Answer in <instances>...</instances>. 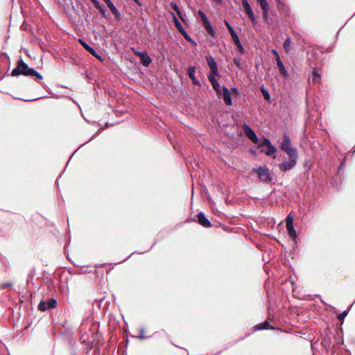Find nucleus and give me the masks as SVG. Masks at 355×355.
<instances>
[{"label":"nucleus","mask_w":355,"mask_h":355,"mask_svg":"<svg viewBox=\"0 0 355 355\" xmlns=\"http://www.w3.org/2000/svg\"><path fill=\"white\" fill-rule=\"evenodd\" d=\"M21 74L26 76H35L40 80L43 78L42 76L40 73L34 69L29 67L28 65L20 58L17 62V67L11 71V76H18Z\"/></svg>","instance_id":"f257e3e1"},{"label":"nucleus","mask_w":355,"mask_h":355,"mask_svg":"<svg viewBox=\"0 0 355 355\" xmlns=\"http://www.w3.org/2000/svg\"><path fill=\"white\" fill-rule=\"evenodd\" d=\"M259 148H261V152L264 153L268 156H272L275 158L277 155V149L272 145L270 141L263 137V141L258 144Z\"/></svg>","instance_id":"f03ea898"},{"label":"nucleus","mask_w":355,"mask_h":355,"mask_svg":"<svg viewBox=\"0 0 355 355\" xmlns=\"http://www.w3.org/2000/svg\"><path fill=\"white\" fill-rule=\"evenodd\" d=\"M280 148L288 155H297V148L292 146L291 139L286 133L284 135L283 141L281 143Z\"/></svg>","instance_id":"7ed1b4c3"},{"label":"nucleus","mask_w":355,"mask_h":355,"mask_svg":"<svg viewBox=\"0 0 355 355\" xmlns=\"http://www.w3.org/2000/svg\"><path fill=\"white\" fill-rule=\"evenodd\" d=\"M289 157L288 160H284L282 163L279 164V168L282 171H287L293 168L297 164V161L298 159V155H288Z\"/></svg>","instance_id":"20e7f679"},{"label":"nucleus","mask_w":355,"mask_h":355,"mask_svg":"<svg viewBox=\"0 0 355 355\" xmlns=\"http://www.w3.org/2000/svg\"><path fill=\"white\" fill-rule=\"evenodd\" d=\"M253 171L257 173L259 178L264 183H269L272 181V177L269 169L266 166H260L253 168Z\"/></svg>","instance_id":"39448f33"},{"label":"nucleus","mask_w":355,"mask_h":355,"mask_svg":"<svg viewBox=\"0 0 355 355\" xmlns=\"http://www.w3.org/2000/svg\"><path fill=\"white\" fill-rule=\"evenodd\" d=\"M57 306V302L54 298H50L46 300H42L38 304V310L45 311L50 309H54Z\"/></svg>","instance_id":"423d86ee"},{"label":"nucleus","mask_w":355,"mask_h":355,"mask_svg":"<svg viewBox=\"0 0 355 355\" xmlns=\"http://www.w3.org/2000/svg\"><path fill=\"white\" fill-rule=\"evenodd\" d=\"M243 130L248 138L253 143L259 144V139L254 131L246 123L243 125Z\"/></svg>","instance_id":"0eeeda50"},{"label":"nucleus","mask_w":355,"mask_h":355,"mask_svg":"<svg viewBox=\"0 0 355 355\" xmlns=\"http://www.w3.org/2000/svg\"><path fill=\"white\" fill-rule=\"evenodd\" d=\"M205 60L210 69L209 74L218 75V65L215 59L211 55H207L206 56Z\"/></svg>","instance_id":"6e6552de"},{"label":"nucleus","mask_w":355,"mask_h":355,"mask_svg":"<svg viewBox=\"0 0 355 355\" xmlns=\"http://www.w3.org/2000/svg\"><path fill=\"white\" fill-rule=\"evenodd\" d=\"M243 8L245 10V12L248 15V18L253 22L256 23V17L251 8L250 5L249 4L248 0H241Z\"/></svg>","instance_id":"1a4fd4ad"},{"label":"nucleus","mask_w":355,"mask_h":355,"mask_svg":"<svg viewBox=\"0 0 355 355\" xmlns=\"http://www.w3.org/2000/svg\"><path fill=\"white\" fill-rule=\"evenodd\" d=\"M286 226L288 235L292 238H295L296 236V231L293 226V218L291 216V215L286 217Z\"/></svg>","instance_id":"9d476101"},{"label":"nucleus","mask_w":355,"mask_h":355,"mask_svg":"<svg viewBox=\"0 0 355 355\" xmlns=\"http://www.w3.org/2000/svg\"><path fill=\"white\" fill-rule=\"evenodd\" d=\"M222 92L220 96H222L224 103L226 105H232V99L230 90L225 86L222 87Z\"/></svg>","instance_id":"9b49d317"},{"label":"nucleus","mask_w":355,"mask_h":355,"mask_svg":"<svg viewBox=\"0 0 355 355\" xmlns=\"http://www.w3.org/2000/svg\"><path fill=\"white\" fill-rule=\"evenodd\" d=\"M230 34L233 40L234 44L236 46L238 51L241 53H244L245 49H244L242 44L241 43L239 37L237 33H236V31H232V32L230 33Z\"/></svg>","instance_id":"f8f14e48"},{"label":"nucleus","mask_w":355,"mask_h":355,"mask_svg":"<svg viewBox=\"0 0 355 355\" xmlns=\"http://www.w3.org/2000/svg\"><path fill=\"white\" fill-rule=\"evenodd\" d=\"M216 75L208 74V79L211 83L213 89L217 93L218 95H220L222 87H220L219 83L216 79L215 76Z\"/></svg>","instance_id":"ddd939ff"},{"label":"nucleus","mask_w":355,"mask_h":355,"mask_svg":"<svg viewBox=\"0 0 355 355\" xmlns=\"http://www.w3.org/2000/svg\"><path fill=\"white\" fill-rule=\"evenodd\" d=\"M79 43L85 48V49L90 53L93 56L96 58L98 60H101V55L87 42H85L83 39L78 40Z\"/></svg>","instance_id":"4468645a"},{"label":"nucleus","mask_w":355,"mask_h":355,"mask_svg":"<svg viewBox=\"0 0 355 355\" xmlns=\"http://www.w3.org/2000/svg\"><path fill=\"white\" fill-rule=\"evenodd\" d=\"M198 222L200 225L205 227H209L211 226V222L206 218L202 212H200L197 214Z\"/></svg>","instance_id":"2eb2a0df"},{"label":"nucleus","mask_w":355,"mask_h":355,"mask_svg":"<svg viewBox=\"0 0 355 355\" xmlns=\"http://www.w3.org/2000/svg\"><path fill=\"white\" fill-rule=\"evenodd\" d=\"M276 62H277V69H278L279 73H281V75L284 78L288 77V73L286 71V69H285L284 63L281 60L280 58H278L277 59H276Z\"/></svg>","instance_id":"dca6fc26"},{"label":"nucleus","mask_w":355,"mask_h":355,"mask_svg":"<svg viewBox=\"0 0 355 355\" xmlns=\"http://www.w3.org/2000/svg\"><path fill=\"white\" fill-rule=\"evenodd\" d=\"M112 13L115 16L116 18H119L121 17V13L119 10L116 8L114 3L111 0H107L105 1Z\"/></svg>","instance_id":"f3484780"},{"label":"nucleus","mask_w":355,"mask_h":355,"mask_svg":"<svg viewBox=\"0 0 355 355\" xmlns=\"http://www.w3.org/2000/svg\"><path fill=\"white\" fill-rule=\"evenodd\" d=\"M196 68L194 67H189L188 68V76L191 79L192 83L195 85H200V83L195 76Z\"/></svg>","instance_id":"a211bd4d"},{"label":"nucleus","mask_w":355,"mask_h":355,"mask_svg":"<svg viewBox=\"0 0 355 355\" xmlns=\"http://www.w3.org/2000/svg\"><path fill=\"white\" fill-rule=\"evenodd\" d=\"M92 2L94 4V6L96 9H98L100 12V13L103 16H106V9L104 6V5L100 3L98 0H91Z\"/></svg>","instance_id":"6ab92c4d"},{"label":"nucleus","mask_w":355,"mask_h":355,"mask_svg":"<svg viewBox=\"0 0 355 355\" xmlns=\"http://www.w3.org/2000/svg\"><path fill=\"white\" fill-rule=\"evenodd\" d=\"M140 58L141 63L144 67H148L152 62V60L150 57L147 54V53H145L144 55H143Z\"/></svg>","instance_id":"aec40b11"},{"label":"nucleus","mask_w":355,"mask_h":355,"mask_svg":"<svg viewBox=\"0 0 355 355\" xmlns=\"http://www.w3.org/2000/svg\"><path fill=\"white\" fill-rule=\"evenodd\" d=\"M172 15H173V21L174 22V24H175L176 28L179 31V32L180 33H182L184 31H185L184 28H183L181 23L179 21L178 18L174 15V14L172 13Z\"/></svg>","instance_id":"412c9836"},{"label":"nucleus","mask_w":355,"mask_h":355,"mask_svg":"<svg viewBox=\"0 0 355 355\" xmlns=\"http://www.w3.org/2000/svg\"><path fill=\"white\" fill-rule=\"evenodd\" d=\"M204 25V27L205 28V30L207 31V32L211 36H214V33H215V31H214V29L213 28V26H211V24H210L209 21L206 22L205 24H203Z\"/></svg>","instance_id":"4be33fe9"},{"label":"nucleus","mask_w":355,"mask_h":355,"mask_svg":"<svg viewBox=\"0 0 355 355\" xmlns=\"http://www.w3.org/2000/svg\"><path fill=\"white\" fill-rule=\"evenodd\" d=\"M291 44H292V41L290 37L286 38V40L284 42L283 47L285 49L286 53L290 52V51L291 49Z\"/></svg>","instance_id":"5701e85b"},{"label":"nucleus","mask_w":355,"mask_h":355,"mask_svg":"<svg viewBox=\"0 0 355 355\" xmlns=\"http://www.w3.org/2000/svg\"><path fill=\"white\" fill-rule=\"evenodd\" d=\"M171 6L176 12V13L178 15V17L182 20H183L182 14V12L180 10L179 6L175 2H171Z\"/></svg>","instance_id":"b1692460"},{"label":"nucleus","mask_w":355,"mask_h":355,"mask_svg":"<svg viewBox=\"0 0 355 355\" xmlns=\"http://www.w3.org/2000/svg\"><path fill=\"white\" fill-rule=\"evenodd\" d=\"M270 328V325L268 321H265L264 322L258 324L254 327V330H263V329H268Z\"/></svg>","instance_id":"393cba45"},{"label":"nucleus","mask_w":355,"mask_h":355,"mask_svg":"<svg viewBox=\"0 0 355 355\" xmlns=\"http://www.w3.org/2000/svg\"><path fill=\"white\" fill-rule=\"evenodd\" d=\"M259 89H260V91L261 92L264 98L268 101H270V95L268 91L265 89L264 86L263 85L260 86Z\"/></svg>","instance_id":"a878e982"},{"label":"nucleus","mask_w":355,"mask_h":355,"mask_svg":"<svg viewBox=\"0 0 355 355\" xmlns=\"http://www.w3.org/2000/svg\"><path fill=\"white\" fill-rule=\"evenodd\" d=\"M233 62L238 68L241 69H243V64L241 63V58L239 57H234L233 58Z\"/></svg>","instance_id":"bb28decb"},{"label":"nucleus","mask_w":355,"mask_h":355,"mask_svg":"<svg viewBox=\"0 0 355 355\" xmlns=\"http://www.w3.org/2000/svg\"><path fill=\"white\" fill-rule=\"evenodd\" d=\"M198 14L200 19L202 20L203 24L207 21H209L206 15L202 10H198Z\"/></svg>","instance_id":"cd10ccee"},{"label":"nucleus","mask_w":355,"mask_h":355,"mask_svg":"<svg viewBox=\"0 0 355 355\" xmlns=\"http://www.w3.org/2000/svg\"><path fill=\"white\" fill-rule=\"evenodd\" d=\"M257 1L260 5L261 10H265V8L268 7V3L267 0H257Z\"/></svg>","instance_id":"c85d7f7f"},{"label":"nucleus","mask_w":355,"mask_h":355,"mask_svg":"<svg viewBox=\"0 0 355 355\" xmlns=\"http://www.w3.org/2000/svg\"><path fill=\"white\" fill-rule=\"evenodd\" d=\"M321 78L320 74L318 73L315 70L313 71V82H319Z\"/></svg>","instance_id":"c756f323"},{"label":"nucleus","mask_w":355,"mask_h":355,"mask_svg":"<svg viewBox=\"0 0 355 355\" xmlns=\"http://www.w3.org/2000/svg\"><path fill=\"white\" fill-rule=\"evenodd\" d=\"M349 310H345L339 315H338L337 318L339 320H343L345 318L347 315Z\"/></svg>","instance_id":"7c9ffc66"},{"label":"nucleus","mask_w":355,"mask_h":355,"mask_svg":"<svg viewBox=\"0 0 355 355\" xmlns=\"http://www.w3.org/2000/svg\"><path fill=\"white\" fill-rule=\"evenodd\" d=\"M181 34L184 36V37L190 42H194L191 37L187 34L186 31H184Z\"/></svg>","instance_id":"2f4dec72"},{"label":"nucleus","mask_w":355,"mask_h":355,"mask_svg":"<svg viewBox=\"0 0 355 355\" xmlns=\"http://www.w3.org/2000/svg\"><path fill=\"white\" fill-rule=\"evenodd\" d=\"M138 338L141 340L146 339L147 337L144 336V329L143 328L139 329V336Z\"/></svg>","instance_id":"473e14b6"},{"label":"nucleus","mask_w":355,"mask_h":355,"mask_svg":"<svg viewBox=\"0 0 355 355\" xmlns=\"http://www.w3.org/2000/svg\"><path fill=\"white\" fill-rule=\"evenodd\" d=\"M11 285H12V284L10 282L0 284V289L1 290L6 289V288L11 286Z\"/></svg>","instance_id":"72a5a7b5"},{"label":"nucleus","mask_w":355,"mask_h":355,"mask_svg":"<svg viewBox=\"0 0 355 355\" xmlns=\"http://www.w3.org/2000/svg\"><path fill=\"white\" fill-rule=\"evenodd\" d=\"M345 162H346V157H344L343 159V160L341 161L339 166H338V172L341 171L343 168L345 166Z\"/></svg>","instance_id":"f704fd0d"},{"label":"nucleus","mask_w":355,"mask_h":355,"mask_svg":"<svg viewBox=\"0 0 355 355\" xmlns=\"http://www.w3.org/2000/svg\"><path fill=\"white\" fill-rule=\"evenodd\" d=\"M132 51L134 53V54L139 58H141L143 55H144V53L146 52H142V51H137V50H135V49H132Z\"/></svg>","instance_id":"c9c22d12"},{"label":"nucleus","mask_w":355,"mask_h":355,"mask_svg":"<svg viewBox=\"0 0 355 355\" xmlns=\"http://www.w3.org/2000/svg\"><path fill=\"white\" fill-rule=\"evenodd\" d=\"M224 23L230 33L232 32V31H234V29L232 28V26L230 25V24L227 20H225Z\"/></svg>","instance_id":"e433bc0d"},{"label":"nucleus","mask_w":355,"mask_h":355,"mask_svg":"<svg viewBox=\"0 0 355 355\" xmlns=\"http://www.w3.org/2000/svg\"><path fill=\"white\" fill-rule=\"evenodd\" d=\"M262 10L263 18L266 19L268 17V7L265 8V10Z\"/></svg>","instance_id":"4c0bfd02"},{"label":"nucleus","mask_w":355,"mask_h":355,"mask_svg":"<svg viewBox=\"0 0 355 355\" xmlns=\"http://www.w3.org/2000/svg\"><path fill=\"white\" fill-rule=\"evenodd\" d=\"M322 344L324 346V347H329L330 346V344H329V340L324 339L323 341H322Z\"/></svg>","instance_id":"58836bf2"},{"label":"nucleus","mask_w":355,"mask_h":355,"mask_svg":"<svg viewBox=\"0 0 355 355\" xmlns=\"http://www.w3.org/2000/svg\"><path fill=\"white\" fill-rule=\"evenodd\" d=\"M272 53L273 55H275V60L277 59L278 58H280L277 51H276L275 49H272Z\"/></svg>","instance_id":"ea45409f"},{"label":"nucleus","mask_w":355,"mask_h":355,"mask_svg":"<svg viewBox=\"0 0 355 355\" xmlns=\"http://www.w3.org/2000/svg\"><path fill=\"white\" fill-rule=\"evenodd\" d=\"M278 6H279L280 5H283V1L282 0H275Z\"/></svg>","instance_id":"a19ab883"},{"label":"nucleus","mask_w":355,"mask_h":355,"mask_svg":"<svg viewBox=\"0 0 355 355\" xmlns=\"http://www.w3.org/2000/svg\"><path fill=\"white\" fill-rule=\"evenodd\" d=\"M83 343H86L87 345H88L89 346L90 348H92V345L89 341L87 342V341H86V340H84Z\"/></svg>","instance_id":"79ce46f5"},{"label":"nucleus","mask_w":355,"mask_h":355,"mask_svg":"<svg viewBox=\"0 0 355 355\" xmlns=\"http://www.w3.org/2000/svg\"><path fill=\"white\" fill-rule=\"evenodd\" d=\"M231 90L233 92H235V93H237V89L236 87H232L231 89Z\"/></svg>","instance_id":"37998d69"},{"label":"nucleus","mask_w":355,"mask_h":355,"mask_svg":"<svg viewBox=\"0 0 355 355\" xmlns=\"http://www.w3.org/2000/svg\"><path fill=\"white\" fill-rule=\"evenodd\" d=\"M134 1L137 3H139V0H134Z\"/></svg>","instance_id":"c03bdc74"},{"label":"nucleus","mask_w":355,"mask_h":355,"mask_svg":"<svg viewBox=\"0 0 355 355\" xmlns=\"http://www.w3.org/2000/svg\"><path fill=\"white\" fill-rule=\"evenodd\" d=\"M104 1H106L107 0H103Z\"/></svg>","instance_id":"a18cd8bd"}]
</instances>
